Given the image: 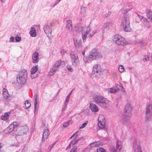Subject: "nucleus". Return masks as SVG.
Segmentation results:
<instances>
[{
	"label": "nucleus",
	"mask_w": 152,
	"mask_h": 152,
	"mask_svg": "<svg viewBox=\"0 0 152 152\" xmlns=\"http://www.w3.org/2000/svg\"><path fill=\"white\" fill-rule=\"evenodd\" d=\"M121 25L122 26L126 32H130L132 29L130 27V21L129 16L127 15H124L121 22Z\"/></svg>",
	"instance_id": "obj_3"
},
{
	"label": "nucleus",
	"mask_w": 152,
	"mask_h": 152,
	"mask_svg": "<svg viewBox=\"0 0 152 152\" xmlns=\"http://www.w3.org/2000/svg\"><path fill=\"white\" fill-rule=\"evenodd\" d=\"M145 113H152V104H150L146 106Z\"/></svg>",
	"instance_id": "obj_27"
},
{
	"label": "nucleus",
	"mask_w": 152,
	"mask_h": 152,
	"mask_svg": "<svg viewBox=\"0 0 152 152\" xmlns=\"http://www.w3.org/2000/svg\"><path fill=\"white\" fill-rule=\"evenodd\" d=\"M88 60H90L89 59V57H85L84 58L83 60L85 63L88 62Z\"/></svg>",
	"instance_id": "obj_49"
},
{
	"label": "nucleus",
	"mask_w": 152,
	"mask_h": 152,
	"mask_svg": "<svg viewBox=\"0 0 152 152\" xmlns=\"http://www.w3.org/2000/svg\"><path fill=\"white\" fill-rule=\"evenodd\" d=\"M66 53H67V52L64 49H62L61 50V54L62 56H63Z\"/></svg>",
	"instance_id": "obj_43"
},
{
	"label": "nucleus",
	"mask_w": 152,
	"mask_h": 152,
	"mask_svg": "<svg viewBox=\"0 0 152 152\" xmlns=\"http://www.w3.org/2000/svg\"><path fill=\"white\" fill-rule=\"evenodd\" d=\"M94 102L102 108H105L109 103V101L101 95H99L98 92L92 93Z\"/></svg>",
	"instance_id": "obj_1"
},
{
	"label": "nucleus",
	"mask_w": 152,
	"mask_h": 152,
	"mask_svg": "<svg viewBox=\"0 0 152 152\" xmlns=\"http://www.w3.org/2000/svg\"><path fill=\"white\" fill-rule=\"evenodd\" d=\"M131 114H127L124 113L123 115L122 121L123 124L127 125V123L129 122L131 118Z\"/></svg>",
	"instance_id": "obj_13"
},
{
	"label": "nucleus",
	"mask_w": 152,
	"mask_h": 152,
	"mask_svg": "<svg viewBox=\"0 0 152 152\" xmlns=\"http://www.w3.org/2000/svg\"><path fill=\"white\" fill-rule=\"evenodd\" d=\"M83 139V137H80L79 139H79V140H81L82 139Z\"/></svg>",
	"instance_id": "obj_58"
},
{
	"label": "nucleus",
	"mask_w": 152,
	"mask_h": 152,
	"mask_svg": "<svg viewBox=\"0 0 152 152\" xmlns=\"http://www.w3.org/2000/svg\"><path fill=\"white\" fill-rule=\"evenodd\" d=\"M82 54L83 55V56H85V52L84 51V52H83Z\"/></svg>",
	"instance_id": "obj_60"
},
{
	"label": "nucleus",
	"mask_w": 152,
	"mask_h": 152,
	"mask_svg": "<svg viewBox=\"0 0 152 152\" xmlns=\"http://www.w3.org/2000/svg\"><path fill=\"white\" fill-rule=\"evenodd\" d=\"M14 38L13 37H10L9 42H12L14 41Z\"/></svg>",
	"instance_id": "obj_54"
},
{
	"label": "nucleus",
	"mask_w": 152,
	"mask_h": 152,
	"mask_svg": "<svg viewBox=\"0 0 152 152\" xmlns=\"http://www.w3.org/2000/svg\"><path fill=\"white\" fill-rule=\"evenodd\" d=\"M28 150L27 147L26 146H24L22 150V152H27Z\"/></svg>",
	"instance_id": "obj_51"
},
{
	"label": "nucleus",
	"mask_w": 152,
	"mask_h": 152,
	"mask_svg": "<svg viewBox=\"0 0 152 152\" xmlns=\"http://www.w3.org/2000/svg\"><path fill=\"white\" fill-rule=\"evenodd\" d=\"M37 66H34L31 69V74L32 75L35 73L38 69Z\"/></svg>",
	"instance_id": "obj_33"
},
{
	"label": "nucleus",
	"mask_w": 152,
	"mask_h": 152,
	"mask_svg": "<svg viewBox=\"0 0 152 152\" xmlns=\"http://www.w3.org/2000/svg\"><path fill=\"white\" fill-rule=\"evenodd\" d=\"M75 31L77 32H81L83 31V28L80 25H78L75 26Z\"/></svg>",
	"instance_id": "obj_28"
},
{
	"label": "nucleus",
	"mask_w": 152,
	"mask_h": 152,
	"mask_svg": "<svg viewBox=\"0 0 152 152\" xmlns=\"http://www.w3.org/2000/svg\"><path fill=\"white\" fill-rule=\"evenodd\" d=\"M18 129L19 131L17 132L16 131H15L13 132V134L11 135L13 136L15 135L22 136L25 134H26L28 131V128L26 126L22 127L19 129V128Z\"/></svg>",
	"instance_id": "obj_8"
},
{
	"label": "nucleus",
	"mask_w": 152,
	"mask_h": 152,
	"mask_svg": "<svg viewBox=\"0 0 152 152\" xmlns=\"http://www.w3.org/2000/svg\"><path fill=\"white\" fill-rule=\"evenodd\" d=\"M102 57V56L96 49H93L90 53L89 59L90 61H92L97 58Z\"/></svg>",
	"instance_id": "obj_5"
},
{
	"label": "nucleus",
	"mask_w": 152,
	"mask_h": 152,
	"mask_svg": "<svg viewBox=\"0 0 152 152\" xmlns=\"http://www.w3.org/2000/svg\"><path fill=\"white\" fill-rule=\"evenodd\" d=\"M123 86H115L112 88H108V91L111 93H113L117 92L118 90L123 89Z\"/></svg>",
	"instance_id": "obj_14"
},
{
	"label": "nucleus",
	"mask_w": 152,
	"mask_h": 152,
	"mask_svg": "<svg viewBox=\"0 0 152 152\" xmlns=\"http://www.w3.org/2000/svg\"><path fill=\"white\" fill-rule=\"evenodd\" d=\"M70 122H71V121L70 120H69L68 121L65 122L63 125V127H67L69 124V123Z\"/></svg>",
	"instance_id": "obj_42"
},
{
	"label": "nucleus",
	"mask_w": 152,
	"mask_h": 152,
	"mask_svg": "<svg viewBox=\"0 0 152 152\" xmlns=\"http://www.w3.org/2000/svg\"><path fill=\"white\" fill-rule=\"evenodd\" d=\"M42 126L43 129H45L47 128V125L45 123L43 122H42Z\"/></svg>",
	"instance_id": "obj_50"
},
{
	"label": "nucleus",
	"mask_w": 152,
	"mask_h": 152,
	"mask_svg": "<svg viewBox=\"0 0 152 152\" xmlns=\"http://www.w3.org/2000/svg\"><path fill=\"white\" fill-rule=\"evenodd\" d=\"M49 135V130L48 129H44L42 134V140L45 141L47 139Z\"/></svg>",
	"instance_id": "obj_19"
},
{
	"label": "nucleus",
	"mask_w": 152,
	"mask_h": 152,
	"mask_svg": "<svg viewBox=\"0 0 152 152\" xmlns=\"http://www.w3.org/2000/svg\"><path fill=\"white\" fill-rule=\"evenodd\" d=\"M97 152H106V151L102 148H99L97 149Z\"/></svg>",
	"instance_id": "obj_40"
},
{
	"label": "nucleus",
	"mask_w": 152,
	"mask_h": 152,
	"mask_svg": "<svg viewBox=\"0 0 152 152\" xmlns=\"http://www.w3.org/2000/svg\"><path fill=\"white\" fill-rule=\"evenodd\" d=\"M76 138H74L70 142L69 145H74L75 143H76L75 142V139Z\"/></svg>",
	"instance_id": "obj_41"
},
{
	"label": "nucleus",
	"mask_w": 152,
	"mask_h": 152,
	"mask_svg": "<svg viewBox=\"0 0 152 152\" xmlns=\"http://www.w3.org/2000/svg\"><path fill=\"white\" fill-rule=\"evenodd\" d=\"M72 23L71 20H69L66 21V28L69 32H71L72 30Z\"/></svg>",
	"instance_id": "obj_15"
},
{
	"label": "nucleus",
	"mask_w": 152,
	"mask_h": 152,
	"mask_svg": "<svg viewBox=\"0 0 152 152\" xmlns=\"http://www.w3.org/2000/svg\"><path fill=\"white\" fill-rule=\"evenodd\" d=\"M66 68L69 70L70 71H72L73 70L72 68L69 65H67L66 66Z\"/></svg>",
	"instance_id": "obj_48"
},
{
	"label": "nucleus",
	"mask_w": 152,
	"mask_h": 152,
	"mask_svg": "<svg viewBox=\"0 0 152 152\" xmlns=\"http://www.w3.org/2000/svg\"><path fill=\"white\" fill-rule=\"evenodd\" d=\"M18 124L17 122H14L12 124L10 125L7 127V129L8 131L10 134H12L13 132L16 131L18 130Z\"/></svg>",
	"instance_id": "obj_11"
},
{
	"label": "nucleus",
	"mask_w": 152,
	"mask_h": 152,
	"mask_svg": "<svg viewBox=\"0 0 152 152\" xmlns=\"http://www.w3.org/2000/svg\"><path fill=\"white\" fill-rule=\"evenodd\" d=\"M2 111V110L0 108V113H1V112Z\"/></svg>",
	"instance_id": "obj_63"
},
{
	"label": "nucleus",
	"mask_w": 152,
	"mask_h": 152,
	"mask_svg": "<svg viewBox=\"0 0 152 152\" xmlns=\"http://www.w3.org/2000/svg\"><path fill=\"white\" fill-rule=\"evenodd\" d=\"M44 30L45 33L47 35L51 34V29L48 26L45 25L44 27Z\"/></svg>",
	"instance_id": "obj_24"
},
{
	"label": "nucleus",
	"mask_w": 152,
	"mask_h": 152,
	"mask_svg": "<svg viewBox=\"0 0 152 152\" xmlns=\"http://www.w3.org/2000/svg\"><path fill=\"white\" fill-rule=\"evenodd\" d=\"M90 108L91 111L93 112H96L98 111V108L97 106L93 103L90 104Z\"/></svg>",
	"instance_id": "obj_25"
},
{
	"label": "nucleus",
	"mask_w": 152,
	"mask_h": 152,
	"mask_svg": "<svg viewBox=\"0 0 152 152\" xmlns=\"http://www.w3.org/2000/svg\"><path fill=\"white\" fill-rule=\"evenodd\" d=\"M70 57L72 64L76 66L79 63V60L77 54L73 51H71Z\"/></svg>",
	"instance_id": "obj_7"
},
{
	"label": "nucleus",
	"mask_w": 152,
	"mask_h": 152,
	"mask_svg": "<svg viewBox=\"0 0 152 152\" xmlns=\"http://www.w3.org/2000/svg\"><path fill=\"white\" fill-rule=\"evenodd\" d=\"M10 113L7 112L5 113L4 115L2 116L1 118L2 120L5 121L7 120L9 118V116L10 115Z\"/></svg>",
	"instance_id": "obj_31"
},
{
	"label": "nucleus",
	"mask_w": 152,
	"mask_h": 152,
	"mask_svg": "<svg viewBox=\"0 0 152 152\" xmlns=\"http://www.w3.org/2000/svg\"><path fill=\"white\" fill-rule=\"evenodd\" d=\"M35 98L34 101V110L35 111H37L39 107L38 104V101L37 100L38 98V95L37 94H35L34 96Z\"/></svg>",
	"instance_id": "obj_26"
},
{
	"label": "nucleus",
	"mask_w": 152,
	"mask_h": 152,
	"mask_svg": "<svg viewBox=\"0 0 152 152\" xmlns=\"http://www.w3.org/2000/svg\"><path fill=\"white\" fill-rule=\"evenodd\" d=\"M79 141V139H78L77 140H75V142H76V143H77Z\"/></svg>",
	"instance_id": "obj_57"
},
{
	"label": "nucleus",
	"mask_w": 152,
	"mask_h": 152,
	"mask_svg": "<svg viewBox=\"0 0 152 152\" xmlns=\"http://www.w3.org/2000/svg\"><path fill=\"white\" fill-rule=\"evenodd\" d=\"M31 78H32V79H33V78H34V77H33L32 75H31Z\"/></svg>",
	"instance_id": "obj_62"
},
{
	"label": "nucleus",
	"mask_w": 152,
	"mask_h": 152,
	"mask_svg": "<svg viewBox=\"0 0 152 152\" xmlns=\"http://www.w3.org/2000/svg\"><path fill=\"white\" fill-rule=\"evenodd\" d=\"M145 118L148 121H152V113H145Z\"/></svg>",
	"instance_id": "obj_29"
},
{
	"label": "nucleus",
	"mask_w": 152,
	"mask_h": 152,
	"mask_svg": "<svg viewBox=\"0 0 152 152\" xmlns=\"http://www.w3.org/2000/svg\"><path fill=\"white\" fill-rule=\"evenodd\" d=\"M73 90L71 91L68 95L66 97L65 101L64 102V105L66 106L67 105L69 102V99L70 98V96Z\"/></svg>",
	"instance_id": "obj_32"
},
{
	"label": "nucleus",
	"mask_w": 152,
	"mask_h": 152,
	"mask_svg": "<svg viewBox=\"0 0 152 152\" xmlns=\"http://www.w3.org/2000/svg\"><path fill=\"white\" fill-rule=\"evenodd\" d=\"M133 148L134 152H141L140 143L138 140H135L133 142Z\"/></svg>",
	"instance_id": "obj_12"
},
{
	"label": "nucleus",
	"mask_w": 152,
	"mask_h": 152,
	"mask_svg": "<svg viewBox=\"0 0 152 152\" xmlns=\"http://www.w3.org/2000/svg\"><path fill=\"white\" fill-rule=\"evenodd\" d=\"M104 26L106 28H111L115 27V24L112 22H107L104 24Z\"/></svg>",
	"instance_id": "obj_20"
},
{
	"label": "nucleus",
	"mask_w": 152,
	"mask_h": 152,
	"mask_svg": "<svg viewBox=\"0 0 152 152\" xmlns=\"http://www.w3.org/2000/svg\"><path fill=\"white\" fill-rule=\"evenodd\" d=\"M130 10L129 9H123L121 10V12L123 14H125L126 13H127L128 12H129Z\"/></svg>",
	"instance_id": "obj_39"
},
{
	"label": "nucleus",
	"mask_w": 152,
	"mask_h": 152,
	"mask_svg": "<svg viewBox=\"0 0 152 152\" xmlns=\"http://www.w3.org/2000/svg\"><path fill=\"white\" fill-rule=\"evenodd\" d=\"M80 13H81L83 14L85 13V8L84 7H82L80 9Z\"/></svg>",
	"instance_id": "obj_44"
},
{
	"label": "nucleus",
	"mask_w": 152,
	"mask_h": 152,
	"mask_svg": "<svg viewBox=\"0 0 152 152\" xmlns=\"http://www.w3.org/2000/svg\"><path fill=\"white\" fill-rule=\"evenodd\" d=\"M3 95L4 98L5 99H7V100H10L11 99L9 96V94L7 90L4 89H3Z\"/></svg>",
	"instance_id": "obj_23"
},
{
	"label": "nucleus",
	"mask_w": 152,
	"mask_h": 152,
	"mask_svg": "<svg viewBox=\"0 0 152 152\" xmlns=\"http://www.w3.org/2000/svg\"><path fill=\"white\" fill-rule=\"evenodd\" d=\"M144 59L146 61H148L149 60V58L148 56L147 55H145L143 56Z\"/></svg>",
	"instance_id": "obj_46"
},
{
	"label": "nucleus",
	"mask_w": 152,
	"mask_h": 152,
	"mask_svg": "<svg viewBox=\"0 0 152 152\" xmlns=\"http://www.w3.org/2000/svg\"><path fill=\"white\" fill-rule=\"evenodd\" d=\"M100 144L99 142H94L90 144V145L92 147H97Z\"/></svg>",
	"instance_id": "obj_34"
},
{
	"label": "nucleus",
	"mask_w": 152,
	"mask_h": 152,
	"mask_svg": "<svg viewBox=\"0 0 152 152\" xmlns=\"http://www.w3.org/2000/svg\"><path fill=\"white\" fill-rule=\"evenodd\" d=\"M116 100H118H118H119V99H118L117 98H116Z\"/></svg>",
	"instance_id": "obj_64"
},
{
	"label": "nucleus",
	"mask_w": 152,
	"mask_h": 152,
	"mask_svg": "<svg viewBox=\"0 0 152 152\" xmlns=\"http://www.w3.org/2000/svg\"><path fill=\"white\" fill-rule=\"evenodd\" d=\"M116 150L113 149V152H121V146L120 144V142H119L118 141L116 142Z\"/></svg>",
	"instance_id": "obj_22"
},
{
	"label": "nucleus",
	"mask_w": 152,
	"mask_h": 152,
	"mask_svg": "<svg viewBox=\"0 0 152 152\" xmlns=\"http://www.w3.org/2000/svg\"><path fill=\"white\" fill-rule=\"evenodd\" d=\"M29 33L32 37H35L36 36L35 29L34 27H32L31 28V31Z\"/></svg>",
	"instance_id": "obj_30"
},
{
	"label": "nucleus",
	"mask_w": 152,
	"mask_h": 152,
	"mask_svg": "<svg viewBox=\"0 0 152 152\" xmlns=\"http://www.w3.org/2000/svg\"><path fill=\"white\" fill-rule=\"evenodd\" d=\"M151 60H152V53L151 54Z\"/></svg>",
	"instance_id": "obj_61"
},
{
	"label": "nucleus",
	"mask_w": 152,
	"mask_h": 152,
	"mask_svg": "<svg viewBox=\"0 0 152 152\" xmlns=\"http://www.w3.org/2000/svg\"><path fill=\"white\" fill-rule=\"evenodd\" d=\"M28 77L27 72L26 70H21L17 75V80L19 84L24 85L25 84Z\"/></svg>",
	"instance_id": "obj_2"
},
{
	"label": "nucleus",
	"mask_w": 152,
	"mask_h": 152,
	"mask_svg": "<svg viewBox=\"0 0 152 152\" xmlns=\"http://www.w3.org/2000/svg\"><path fill=\"white\" fill-rule=\"evenodd\" d=\"M88 121H86L79 127V129H82L85 127L86 125L88 124Z\"/></svg>",
	"instance_id": "obj_36"
},
{
	"label": "nucleus",
	"mask_w": 152,
	"mask_h": 152,
	"mask_svg": "<svg viewBox=\"0 0 152 152\" xmlns=\"http://www.w3.org/2000/svg\"><path fill=\"white\" fill-rule=\"evenodd\" d=\"M78 132V131H77L75 133L73 134V135L71 136L69 138V139H71L72 137H75L74 138H76L78 136V135L77 134V133Z\"/></svg>",
	"instance_id": "obj_47"
},
{
	"label": "nucleus",
	"mask_w": 152,
	"mask_h": 152,
	"mask_svg": "<svg viewBox=\"0 0 152 152\" xmlns=\"http://www.w3.org/2000/svg\"><path fill=\"white\" fill-rule=\"evenodd\" d=\"M74 44L77 48H79L81 46V41L80 39H74Z\"/></svg>",
	"instance_id": "obj_21"
},
{
	"label": "nucleus",
	"mask_w": 152,
	"mask_h": 152,
	"mask_svg": "<svg viewBox=\"0 0 152 152\" xmlns=\"http://www.w3.org/2000/svg\"><path fill=\"white\" fill-rule=\"evenodd\" d=\"M95 32L91 31L90 28H88L85 33H83L82 34V39L83 41L85 42L86 41V39L87 36L88 37H91L95 34Z\"/></svg>",
	"instance_id": "obj_10"
},
{
	"label": "nucleus",
	"mask_w": 152,
	"mask_h": 152,
	"mask_svg": "<svg viewBox=\"0 0 152 152\" xmlns=\"http://www.w3.org/2000/svg\"><path fill=\"white\" fill-rule=\"evenodd\" d=\"M111 14V12H108L107 13L105 14L103 16V17L104 18H107L108 17V16H110Z\"/></svg>",
	"instance_id": "obj_45"
},
{
	"label": "nucleus",
	"mask_w": 152,
	"mask_h": 152,
	"mask_svg": "<svg viewBox=\"0 0 152 152\" xmlns=\"http://www.w3.org/2000/svg\"><path fill=\"white\" fill-rule=\"evenodd\" d=\"M76 148L77 147L76 146H74V147L71 150L70 152H75Z\"/></svg>",
	"instance_id": "obj_53"
},
{
	"label": "nucleus",
	"mask_w": 152,
	"mask_h": 152,
	"mask_svg": "<svg viewBox=\"0 0 152 152\" xmlns=\"http://www.w3.org/2000/svg\"><path fill=\"white\" fill-rule=\"evenodd\" d=\"M15 39L16 41L19 42V41H20L21 39V38L20 37L18 36H16L15 37Z\"/></svg>",
	"instance_id": "obj_52"
},
{
	"label": "nucleus",
	"mask_w": 152,
	"mask_h": 152,
	"mask_svg": "<svg viewBox=\"0 0 152 152\" xmlns=\"http://www.w3.org/2000/svg\"><path fill=\"white\" fill-rule=\"evenodd\" d=\"M142 20H143V21H144V23H146V24H147L148 27L149 28L150 27V25L149 24V22L148 21L147 19L144 18H142Z\"/></svg>",
	"instance_id": "obj_37"
},
{
	"label": "nucleus",
	"mask_w": 152,
	"mask_h": 152,
	"mask_svg": "<svg viewBox=\"0 0 152 152\" xmlns=\"http://www.w3.org/2000/svg\"><path fill=\"white\" fill-rule=\"evenodd\" d=\"M3 146V145L1 143H0V152H1V148Z\"/></svg>",
	"instance_id": "obj_56"
},
{
	"label": "nucleus",
	"mask_w": 152,
	"mask_h": 152,
	"mask_svg": "<svg viewBox=\"0 0 152 152\" xmlns=\"http://www.w3.org/2000/svg\"><path fill=\"white\" fill-rule=\"evenodd\" d=\"M113 41L116 44L118 45L124 46L127 43L124 37L118 34L115 35L114 36Z\"/></svg>",
	"instance_id": "obj_4"
},
{
	"label": "nucleus",
	"mask_w": 152,
	"mask_h": 152,
	"mask_svg": "<svg viewBox=\"0 0 152 152\" xmlns=\"http://www.w3.org/2000/svg\"><path fill=\"white\" fill-rule=\"evenodd\" d=\"M119 71L121 73L123 72L124 70V67L122 65H120L118 67Z\"/></svg>",
	"instance_id": "obj_35"
},
{
	"label": "nucleus",
	"mask_w": 152,
	"mask_h": 152,
	"mask_svg": "<svg viewBox=\"0 0 152 152\" xmlns=\"http://www.w3.org/2000/svg\"><path fill=\"white\" fill-rule=\"evenodd\" d=\"M132 110V107L130 104L128 103L126 105L124 110V113L127 114H131Z\"/></svg>",
	"instance_id": "obj_17"
},
{
	"label": "nucleus",
	"mask_w": 152,
	"mask_h": 152,
	"mask_svg": "<svg viewBox=\"0 0 152 152\" xmlns=\"http://www.w3.org/2000/svg\"><path fill=\"white\" fill-rule=\"evenodd\" d=\"M61 63L62 61L60 60L56 61L53 66L50 68L49 72V75L50 76H52L54 75L56 71L59 68Z\"/></svg>",
	"instance_id": "obj_6"
},
{
	"label": "nucleus",
	"mask_w": 152,
	"mask_h": 152,
	"mask_svg": "<svg viewBox=\"0 0 152 152\" xmlns=\"http://www.w3.org/2000/svg\"><path fill=\"white\" fill-rule=\"evenodd\" d=\"M102 118H103L104 119V117L102 115H100L98 118V125L99 128L101 129H103L104 128L105 126V123L103 121H99V120H100V119Z\"/></svg>",
	"instance_id": "obj_16"
},
{
	"label": "nucleus",
	"mask_w": 152,
	"mask_h": 152,
	"mask_svg": "<svg viewBox=\"0 0 152 152\" xmlns=\"http://www.w3.org/2000/svg\"><path fill=\"white\" fill-rule=\"evenodd\" d=\"M32 62L33 63H37L39 60V54L37 52H34L32 54Z\"/></svg>",
	"instance_id": "obj_18"
},
{
	"label": "nucleus",
	"mask_w": 152,
	"mask_h": 152,
	"mask_svg": "<svg viewBox=\"0 0 152 152\" xmlns=\"http://www.w3.org/2000/svg\"><path fill=\"white\" fill-rule=\"evenodd\" d=\"M26 108L27 109L31 106V104L28 101H26L25 103Z\"/></svg>",
	"instance_id": "obj_38"
},
{
	"label": "nucleus",
	"mask_w": 152,
	"mask_h": 152,
	"mask_svg": "<svg viewBox=\"0 0 152 152\" xmlns=\"http://www.w3.org/2000/svg\"><path fill=\"white\" fill-rule=\"evenodd\" d=\"M61 0H57L56 1L55 5L53 6V7H54L55 5L57 4L58 3H59Z\"/></svg>",
	"instance_id": "obj_55"
},
{
	"label": "nucleus",
	"mask_w": 152,
	"mask_h": 152,
	"mask_svg": "<svg viewBox=\"0 0 152 152\" xmlns=\"http://www.w3.org/2000/svg\"><path fill=\"white\" fill-rule=\"evenodd\" d=\"M0 1H1L2 2H4L5 0H0Z\"/></svg>",
	"instance_id": "obj_59"
},
{
	"label": "nucleus",
	"mask_w": 152,
	"mask_h": 152,
	"mask_svg": "<svg viewBox=\"0 0 152 152\" xmlns=\"http://www.w3.org/2000/svg\"><path fill=\"white\" fill-rule=\"evenodd\" d=\"M101 71L100 66L99 64H96L93 66L92 74L94 76L98 77L101 74Z\"/></svg>",
	"instance_id": "obj_9"
}]
</instances>
